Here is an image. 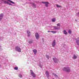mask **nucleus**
Returning a JSON list of instances; mask_svg holds the SVG:
<instances>
[{
    "instance_id": "f257e3e1",
    "label": "nucleus",
    "mask_w": 79,
    "mask_h": 79,
    "mask_svg": "<svg viewBox=\"0 0 79 79\" xmlns=\"http://www.w3.org/2000/svg\"><path fill=\"white\" fill-rule=\"evenodd\" d=\"M63 71H65L67 73H70L71 72V69L69 67H67L66 68L64 67L63 69Z\"/></svg>"
},
{
    "instance_id": "f03ea898",
    "label": "nucleus",
    "mask_w": 79,
    "mask_h": 79,
    "mask_svg": "<svg viewBox=\"0 0 79 79\" xmlns=\"http://www.w3.org/2000/svg\"><path fill=\"white\" fill-rule=\"evenodd\" d=\"M15 50L18 52H21V49L19 47L17 46L15 47Z\"/></svg>"
},
{
    "instance_id": "7ed1b4c3",
    "label": "nucleus",
    "mask_w": 79,
    "mask_h": 79,
    "mask_svg": "<svg viewBox=\"0 0 79 79\" xmlns=\"http://www.w3.org/2000/svg\"><path fill=\"white\" fill-rule=\"evenodd\" d=\"M30 73L31 75L33 77H35L36 76V75H35V74L33 72V71H32V70H30Z\"/></svg>"
},
{
    "instance_id": "20e7f679",
    "label": "nucleus",
    "mask_w": 79,
    "mask_h": 79,
    "mask_svg": "<svg viewBox=\"0 0 79 79\" xmlns=\"http://www.w3.org/2000/svg\"><path fill=\"white\" fill-rule=\"evenodd\" d=\"M35 37L36 39L37 40H38V39H39V38H40V36L39 35L38 33H35Z\"/></svg>"
},
{
    "instance_id": "39448f33",
    "label": "nucleus",
    "mask_w": 79,
    "mask_h": 79,
    "mask_svg": "<svg viewBox=\"0 0 79 79\" xmlns=\"http://www.w3.org/2000/svg\"><path fill=\"white\" fill-rule=\"evenodd\" d=\"M52 45L53 47H55V46L56 45V41H55V40H54L53 41L52 43Z\"/></svg>"
},
{
    "instance_id": "423d86ee",
    "label": "nucleus",
    "mask_w": 79,
    "mask_h": 79,
    "mask_svg": "<svg viewBox=\"0 0 79 79\" xmlns=\"http://www.w3.org/2000/svg\"><path fill=\"white\" fill-rule=\"evenodd\" d=\"M52 60L54 61L55 63H57V62L59 61L58 59L56 58H53Z\"/></svg>"
},
{
    "instance_id": "0eeeda50",
    "label": "nucleus",
    "mask_w": 79,
    "mask_h": 79,
    "mask_svg": "<svg viewBox=\"0 0 79 79\" xmlns=\"http://www.w3.org/2000/svg\"><path fill=\"white\" fill-rule=\"evenodd\" d=\"M42 3L45 4L46 6V7H48L49 3L48 2H42Z\"/></svg>"
},
{
    "instance_id": "6e6552de",
    "label": "nucleus",
    "mask_w": 79,
    "mask_h": 79,
    "mask_svg": "<svg viewBox=\"0 0 79 79\" xmlns=\"http://www.w3.org/2000/svg\"><path fill=\"white\" fill-rule=\"evenodd\" d=\"M76 43H77V45H79V38H77L76 40Z\"/></svg>"
},
{
    "instance_id": "1a4fd4ad",
    "label": "nucleus",
    "mask_w": 79,
    "mask_h": 79,
    "mask_svg": "<svg viewBox=\"0 0 79 79\" xmlns=\"http://www.w3.org/2000/svg\"><path fill=\"white\" fill-rule=\"evenodd\" d=\"M4 3H5V4H8V5H11V6H12V4H11V3H9V2H8L5 1H4Z\"/></svg>"
},
{
    "instance_id": "9d476101",
    "label": "nucleus",
    "mask_w": 79,
    "mask_h": 79,
    "mask_svg": "<svg viewBox=\"0 0 79 79\" xmlns=\"http://www.w3.org/2000/svg\"><path fill=\"white\" fill-rule=\"evenodd\" d=\"M27 4H28V3H29V4H31V5H32L33 6H34V7H35V5L34 3L32 2H29V3L27 2Z\"/></svg>"
},
{
    "instance_id": "9b49d317",
    "label": "nucleus",
    "mask_w": 79,
    "mask_h": 79,
    "mask_svg": "<svg viewBox=\"0 0 79 79\" xmlns=\"http://www.w3.org/2000/svg\"><path fill=\"white\" fill-rule=\"evenodd\" d=\"M3 14H0V21H1L2 20V18H3Z\"/></svg>"
},
{
    "instance_id": "f8f14e48",
    "label": "nucleus",
    "mask_w": 79,
    "mask_h": 79,
    "mask_svg": "<svg viewBox=\"0 0 79 79\" xmlns=\"http://www.w3.org/2000/svg\"><path fill=\"white\" fill-rule=\"evenodd\" d=\"M45 74L46 75V76H47V78L49 77V73H48V71H46L45 73Z\"/></svg>"
},
{
    "instance_id": "ddd939ff",
    "label": "nucleus",
    "mask_w": 79,
    "mask_h": 79,
    "mask_svg": "<svg viewBox=\"0 0 79 79\" xmlns=\"http://www.w3.org/2000/svg\"><path fill=\"white\" fill-rule=\"evenodd\" d=\"M53 27L54 29H55V30H58V29H60V27H58L56 26H54Z\"/></svg>"
},
{
    "instance_id": "4468645a",
    "label": "nucleus",
    "mask_w": 79,
    "mask_h": 79,
    "mask_svg": "<svg viewBox=\"0 0 79 79\" xmlns=\"http://www.w3.org/2000/svg\"><path fill=\"white\" fill-rule=\"evenodd\" d=\"M77 58V55H76L75 54H74L73 55V57H72L73 59H76Z\"/></svg>"
},
{
    "instance_id": "2eb2a0df",
    "label": "nucleus",
    "mask_w": 79,
    "mask_h": 79,
    "mask_svg": "<svg viewBox=\"0 0 79 79\" xmlns=\"http://www.w3.org/2000/svg\"><path fill=\"white\" fill-rule=\"evenodd\" d=\"M63 32L64 34H65V35H67V34H68V32H66V31L65 30H64Z\"/></svg>"
},
{
    "instance_id": "dca6fc26",
    "label": "nucleus",
    "mask_w": 79,
    "mask_h": 79,
    "mask_svg": "<svg viewBox=\"0 0 79 79\" xmlns=\"http://www.w3.org/2000/svg\"><path fill=\"white\" fill-rule=\"evenodd\" d=\"M28 37H29L31 35V32L29 31H27Z\"/></svg>"
},
{
    "instance_id": "f3484780",
    "label": "nucleus",
    "mask_w": 79,
    "mask_h": 79,
    "mask_svg": "<svg viewBox=\"0 0 79 79\" xmlns=\"http://www.w3.org/2000/svg\"><path fill=\"white\" fill-rule=\"evenodd\" d=\"M53 76H55V77H56V78H58V77L57 76V75L55 73H53L52 74Z\"/></svg>"
},
{
    "instance_id": "a211bd4d",
    "label": "nucleus",
    "mask_w": 79,
    "mask_h": 79,
    "mask_svg": "<svg viewBox=\"0 0 79 79\" xmlns=\"http://www.w3.org/2000/svg\"><path fill=\"white\" fill-rule=\"evenodd\" d=\"M33 52L34 53V54L35 55L37 53V50L34 49L33 51Z\"/></svg>"
},
{
    "instance_id": "6ab92c4d",
    "label": "nucleus",
    "mask_w": 79,
    "mask_h": 79,
    "mask_svg": "<svg viewBox=\"0 0 79 79\" xmlns=\"http://www.w3.org/2000/svg\"><path fill=\"white\" fill-rule=\"evenodd\" d=\"M52 21L53 23H55L56 21V19H52Z\"/></svg>"
},
{
    "instance_id": "aec40b11",
    "label": "nucleus",
    "mask_w": 79,
    "mask_h": 79,
    "mask_svg": "<svg viewBox=\"0 0 79 79\" xmlns=\"http://www.w3.org/2000/svg\"><path fill=\"white\" fill-rule=\"evenodd\" d=\"M8 1H9V2H10V3H12L13 4H15V2H13L12 1L10 0H7Z\"/></svg>"
},
{
    "instance_id": "412c9836",
    "label": "nucleus",
    "mask_w": 79,
    "mask_h": 79,
    "mask_svg": "<svg viewBox=\"0 0 79 79\" xmlns=\"http://www.w3.org/2000/svg\"><path fill=\"white\" fill-rule=\"evenodd\" d=\"M28 43L30 44H32V43H33V40H31L29 41Z\"/></svg>"
},
{
    "instance_id": "4be33fe9",
    "label": "nucleus",
    "mask_w": 79,
    "mask_h": 79,
    "mask_svg": "<svg viewBox=\"0 0 79 79\" xmlns=\"http://www.w3.org/2000/svg\"><path fill=\"white\" fill-rule=\"evenodd\" d=\"M51 32H52L53 34H56V31H51Z\"/></svg>"
},
{
    "instance_id": "5701e85b",
    "label": "nucleus",
    "mask_w": 79,
    "mask_h": 79,
    "mask_svg": "<svg viewBox=\"0 0 79 79\" xmlns=\"http://www.w3.org/2000/svg\"><path fill=\"white\" fill-rule=\"evenodd\" d=\"M56 6H57V8H60V7H61V6H59L58 4H56Z\"/></svg>"
},
{
    "instance_id": "b1692460",
    "label": "nucleus",
    "mask_w": 79,
    "mask_h": 79,
    "mask_svg": "<svg viewBox=\"0 0 79 79\" xmlns=\"http://www.w3.org/2000/svg\"><path fill=\"white\" fill-rule=\"evenodd\" d=\"M19 76L20 78H21V77H23V76H22V75H21V74H19Z\"/></svg>"
},
{
    "instance_id": "393cba45",
    "label": "nucleus",
    "mask_w": 79,
    "mask_h": 79,
    "mask_svg": "<svg viewBox=\"0 0 79 79\" xmlns=\"http://www.w3.org/2000/svg\"><path fill=\"white\" fill-rule=\"evenodd\" d=\"M14 69L15 70H18V68L17 67H15L14 68Z\"/></svg>"
},
{
    "instance_id": "a878e982",
    "label": "nucleus",
    "mask_w": 79,
    "mask_h": 79,
    "mask_svg": "<svg viewBox=\"0 0 79 79\" xmlns=\"http://www.w3.org/2000/svg\"><path fill=\"white\" fill-rule=\"evenodd\" d=\"M57 26H59V27H60V23H58L57 24Z\"/></svg>"
},
{
    "instance_id": "bb28decb",
    "label": "nucleus",
    "mask_w": 79,
    "mask_h": 79,
    "mask_svg": "<svg viewBox=\"0 0 79 79\" xmlns=\"http://www.w3.org/2000/svg\"><path fill=\"white\" fill-rule=\"evenodd\" d=\"M69 34H71V30H69Z\"/></svg>"
},
{
    "instance_id": "cd10ccee",
    "label": "nucleus",
    "mask_w": 79,
    "mask_h": 79,
    "mask_svg": "<svg viewBox=\"0 0 79 79\" xmlns=\"http://www.w3.org/2000/svg\"><path fill=\"white\" fill-rule=\"evenodd\" d=\"M0 39L1 40H3V37H1L0 38Z\"/></svg>"
},
{
    "instance_id": "c85d7f7f",
    "label": "nucleus",
    "mask_w": 79,
    "mask_h": 79,
    "mask_svg": "<svg viewBox=\"0 0 79 79\" xmlns=\"http://www.w3.org/2000/svg\"><path fill=\"white\" fill-rule=\"evenodd\" d=\"M46 58H48V59H49V56H46Z\"/></svg>"
},
{
    "instance_id": "c756f323",
    "label": "nucleus",
    "mask_w": 79,
    "mask_h": 79,
    "mask_svg": "<svg viewBox=\"0 0 79 79\" xmlns=\"http://www.w3.org/2000/svg\"><path fill=\"white\" fill-rule=\"evenodd\" d=\"M39 66H40V67L41 68H42V65H39Z\"/></svg>"
},
{
    "instance_id": "7c9ffc66",
    "label": "nucleus",
    "mask_w": 79,
    "mask_h": 79,
    "mask_svg": "<svg viewBox=\"0 0 79 79\" xmlns=\"http://www.w3.org/2000/svg\"><path fill=\"white\" fill-rule=\"evenodd\" d=\"M48 32H51V31H48Z\"/></svg>"
},
{
    "instance_id": "2f4dec72",
    "label": "nucleus",
    "mask_w": 79,
    "mask_h": 79,
    "mask_svg": "<svg viewBox=\"0 0 79 79\" xmlns=\"http://www.w3.org/2000/svg\"><path fill=\"white\" fill-rule=\"evenodd\" d=\"M1 46H0V49L1 50Z\"/></svg>"
},
{
    "instance_id": "473e14b6",
    "label": "nucleus",
    "mask_w": 79,
    "mask_h": 79,
    "mask_svg": "<svg viewBox=\"0 0 79 79\" xmlns=\"http://www.w3.org/2000/svg\"><path fill=\"white\" fill-rule=\"evenodd\" d=\"M0 67H1V65H0Z\"/></svg>"
}]
</instances>
